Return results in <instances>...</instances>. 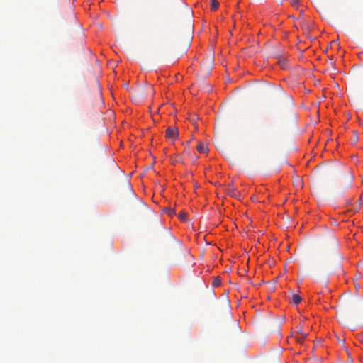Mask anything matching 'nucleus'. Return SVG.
Instances as JSON below:
<instances>
[{"instance_id":"423d86ee","label":"nucleus","mask_w":363,"mask_h":363,"mask_svg":"<svg viewBox=\"0 0 363 363\" xmlns=\"http://www.w3.org/2000/svg\"><path fill=\"white\" fill-rule=\"evenodd\" d=\"M306 337H307L306 333H301L300 335H296V339L298 342L302 343Z\"/></svg>"},{"instance_id":"2eb2a0df","label":"nucleus","mask_w":363,"mask_h":363,"mask_svg":"<svg viewBox=\"0 0 363 363\" xmlns=\"http://www.w3.org/2000/svg\"><path fill=\"white\" fill-rule=\"evenodd\" d=\"M184 152H185V153H186V154H188V155H189V154H190L189 151H188V150H185Z\"/></svg>"},{"instance_id":"ddd939ff","label":"nucleus","mask_w":363,"mask_h":363,"mask_svg":"<svg viewBox=\"0 0 363 363\" xmlns=\"http://www.w3.org/2000/svg\"><path fill=\"white\" fill-rule=\"evenodd\" d=\"M298 4V0H291V4L296 6Z\"/></svg>"},{"instance_id":"f8f14e48","label":"nucleus","mask_w":363,"mask_h":363,"mask_svg":"<svg viewBox=\"0 0 363 363\" xmlns=\"http://www.w3.org/2000/svg\"><path fill=\"white\" fill-rule=\"evenodd\" d=\"M296 186H299L301 188L303 186V184L301 180L298 179L297 182H296Z\"/></svg>"},{"instance_id":"1a4fd4ad","label":"nucleus","mask_w":363,"mask_h":363,"mask_svg":"<svg viewBox=\"0 0 363 363\" xmlns=\"http://www.w3.org/2000/svg\"><path fill=\"white\" fill-rule=\"evenodd\" d=\"M178 217H179V218L181 220L184 221V220H185V219H186V213H185V212H184V211H181V212L178 214Z\"/></svg>"},{"instance_id":"20e7f679","label":"nucleus","mask_w":363,"mask_h":363,"mask_svg":"<svg viewBox=\"0 0 363 363\" xmlns=\"http://www.w3.org/2000/svg\"><path fill=\"white\" fill-rule=\"evenodd\" d=\"M301 298L298 294H293L291 297V303L297 305L301 302Z\"/></svg>"},{"instance_id":"9b49d317","label":"nucleus","mask_w":363,"mask_h":363,"mask_svg":"<svg viewBox=\"0 0 363 363\" xmlns=\"http://www.w3.org/2000/svg\"><path fill=\"white\" fill-rule=\"evenodd\" d=\"M352 177H350L347 181V183L346 184L345 189H348L352 186Z\"/></svg>"},{"instance_id":"4468645a","label":"nucleus","mask_w":363,"mask_h":363,"mask_svg":"<svg viewBox=\"0 0 363 363\" xmlns=\"http://www.w3.org/2000/svg\"><path fill=\"white\" fill-rule=\"evenodd\" d=\"M168 213H169V214H171L172 213H174V209H169Z\"/></svg>"},{"instance_id":"412c9836","label":"nucleus","mask_w":363,"mask_h":363,"mask_svg":"<svg viewBox=\"0 0 363 363\" xmlns=\"http://www.w3.org/2000/svg\"><path fill=\"white\" fill-rule=\"evenodd\" d=\"M177 162H182V160H180V158H178L177 159Z\"/></svg>"},{"instance_id":"f3484780","label":"nucleus","mask_w":363,"mask_h":363,"mask_svg":"<svg viewBox=\"0 0 363 363\" xmlns=\"http://www.w3.org/2000/svg\"><path fill=\"white\" fill-rule=\"evenodd\" d=\"M330 64H331V65H333V64H334V62L332 60V59H330Z\"/></svg>"},{"instance_id":"dca6fc26","label":"nucleus","mask_w":363,"mask_h":363,"mask_svg":"<svg viewBox=\"0 0 363 363\" xmlns=\"http://www.w3.org/2000/svg\"><path fill=\"white\" fill-rule=\"evenodd\" d=\"M129 190H130V193H131L132 194H133V189H132L130 187Z\"/></svg>"},{"instance_id":"7ed1b4c3","label":"nucleus","mask_w":363,"mask_h":363,"mask_svg":"<svg viewBox=\"0 0 363 363\" xmlns=\"http://www.w3.org/2000/svg\"><path fill=\"white\" fill-rule=\"evenodd\" d=\"M196 149L200 153H206L208 150L207 147L201 143L198 144Z\"/></svg>"},{"instance_id":"9d476101","label":"nucleus","mask_w":363,"mask_h":363,"mask_svg":"<svg viewBox=\"0 0 363 363\" xmlns=\"http://www.w3.org/2000/svg\"><path fill=\"white\" fill-rule=\"evenodd\" d=\"M189 46H190V42L188 40L184 45L182 52L185 53L186 52V50H188V48H189Z\"/></svg>"},{"instance_id":"f257e3e1","label":"nucleus","mask_w":363,"mask_h":363,"mask_svg":"<svg viewBox=\"0 0 363 363\" xmlns=\"http://www.w3.org/2000/svg\"><path fill=\"white\" fill-rule=\"evenodd\" d=\"M178 136V130L175 127H169L166 130V137L168 139L175 140Z\"/></svg>"},{"instance_id":"f03ea898","label":"nucleus","mask_w":363,"mask_h":363,"mask_svg":"<svg viewBox=\"0 0 363 363\" xmlns=\"http://www.w3.org/2000/svg\"><path fill=\"white\" fill-rule=\"evenodd\" d=\"M211 69V65L202 64V65H201V71L203 72V74L205 75L209 74Z\"/></svg>"},{"instance_id":"6e6552de","label":"nucleus","mask_w":363,"mask_h":363,"mask_svg":"<svg viewBox=\"0 0 363 363\" xmlns=\"http://www.w3.org/2000/svg\"><path fill=\"white\" fill-rule=\"evenodd\" d=\"M279 64L282 69H285L286 67V60L285 59L279 60Z\"/></svg>"},{"instance_id":"39448f33","label":"nucleus","mask_w":363,"mask_h":363,"mask_svg":"<svg viewBox=\"0 0 363 363\" xmlns=\"http://www.w3.org/2000/svg\"><path fill=\"white\" fill-rule=\"evenodd\" d=\"M210 4L212 11H216L220 5L217 0H210Z\"/></svg>"},{"instance_id":"0eeeda50","label":"nucleus","mask_w":363,"mask_h":363,"mask_svg":"<svg viewBox=\"0 0 363 363\" xmlns=\"http://www.w3.org/2000/svg\"><path fill=\"white\" fill-rule=\"evenodd\" d=\"M212 284L215 287L219 286L221 284V279H220V277H215L213 281Z\"/></svg>"},{"instance_id":"a211bd4d","label":"nucleus","mask_w":363,"mask_h":363,"mask_svg":"<svg viewBox=\"0 0 363 363\" xmlns=\"http://www.w3.org/2000/svg\"><path fill=\"white\" fill-rule=\"evenodd\" d=\"M301 333H303L302 330H299L298 333H297V335H300Z\"/></svg>"},{"instance_id":"6ab92c4d","label":"nucleus","mask_w":363,"mask_h":363,"mask_svg":"<svg viewBox=\"0 0 363 363\" xmlns=\"http://www.w3.org/2000/svg\"><path fill=\"white\" fill-rule=\"evenodd\" d=\"M354 140H355V142H357L358 140V138L356 137V138H354Z\"/></svg>"},{"instance_id":"aec40b11","label":"nucleus","mask_w":363,"mask_h":363,"mask_svg":"<svg viewBox=\"0 0 363 363\" xmlns=\"http://www.w3.org/2000/svg\"><path fill=\"white\" fill-rule=\"evenodd\" d=\"M354 140H355V142H357L358 140V138L356 137V138H354Z\"/></svg>"}]
</instances>
